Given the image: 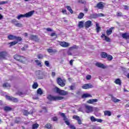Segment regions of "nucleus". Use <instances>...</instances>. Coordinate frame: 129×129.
I'll use <instances>...</instances> for the list:
<instances>
[{
  "label": "nucleus",
  "instance_id": "nucleus-26",
  "mask_svg": "<svg viewBox=\"0 0 129 129\" xmlns=\"http://www.w3.org/2000/svg\"><path fill=\"white\" fill-rule=\"evenodd\" d=\"M19 42H20V41H18V40L12 41L9 43L10 46L12 47L13 46H15V45H16V44H18V43H19Z\"/></svg>",
  "mask_w": 129,
  "mask_h": 129
},
{
  "label": "nucleus",
  "instance_id": "nucleus-48",
  "mask_svg": "<svg viewBox=\"0 0 129 129\" xmlns=\"http://www.w3.org/2000/svg\"><path fill=\"white\" fill-rule=\"evenodd\" d=\"M16 123H20L21 122V119L20 118H18L15 120Z\"/></svg>",
  "mask_w": 129,
  "mask_h": 129
},
{
  "label": "nucleus",
  "instance_id": "nucleus-55",
  "mask_svg": "<svg viewBox=\"0 0 129 129\" xmlns=\"http://www.w3.org/2000/svg\"><path fill=\"white\" fill-rule=\"evenodd\" d=\"M117 17H122V13L121 12H117Z\"/></svg>",
  "mask_w": 129,
  "mask_h": 129
},
{
  "label": "nucleus",
  "instance_id": "nucleus-42",
  "mask_svg": "<svg viewBox=\"0 0 129 129\" xmlns=\"http://www.w3.org/2000/svg\"><path fill=\"white\" fill-rule=\"evenodd\" d=\"M96 119H97V118H96L95 117H94V116H91V117H90V120H91V121H92V122H95V121H96Z\"/></svg>",
  "mask_w": 129,
  "mask_h": 129
},
{
  "label": "nucleus",
  "instance_id": "nucleus-62",
  "mask_svg": "<svg viewBox=\"0 0 129 129\" xmlns=\"http://www.w3.org/2000/svg\"><path fill=\"white\" fill-rule=\"evenodd\" d=\"M51 76L52 77H54V76H56V73H55L54 72H52Z\"/></svg>",
  "mask_w": 129,
  "mask_h": 129
},
{
  "label": "nucleus",
  "instance_id": "nucleus-60",
  "mask_svg": "<svg viewBox=\"0 0 129 129\" xmlns=\"http://www.w3.org/2000/svg\"><path fill=\"white\" fill-rule=\"evenodd\" d=\"M12 24H15V23H18V21H17V19H13L12 20Z\"/></svg>",
  "mask_w": 129,
  "mask_h": 129
},
{
  "label": "nucleus",
  "instance_id": "nucleus-6",
  "mask_svg": "<svg viewBox=\"0 0 129 129\" xmlns=\"http://www.w3.org/2000/svg\"><path fill=\"white\" fill-rule=\"evenodd\" d=\"M95 9H98V10H103L104 9V5L103 2H99L96 6H94Z\"/></svg>",
  "mask_w": 129,
  "mask_h": 129
},
{
  "label": "nucleus",
  "instance_id": "nucleus-3",
  "mask_svg": "<svg viewBox=\"0 0 129 129\" xmlns=\"http://www.w3.org/2000/svg\"><path fill=\"white\" fill-rule=\"evenodd\" d=\"M8 40H16V41H23V39L22 38V37L19 36H16L12 34H10L8 36Z\"/></svg>",
  "mask_w": 129,
  "mask_h": 129
},
{
  "label": "nucleus",
  "instance_id": "nucleus-58",
  "mask_svg": "<svg viewBox=\"0 0 129 129\" xmlns=\"http://www.w3.org/2000/svg\"><path fill=\"white\" fill-rule=\"evenodd\" d=\"M96 121H97V122H102V121H103V120L97 118Z\"/></svg>",
  "mask_w": 129,
  "mask_h": 129
},
{
  "label": "nucleus",
  "instance_id": "nucleus-44",
  "mask_svg": "<svg viewBox=\"0 0 129 129\" xmlns=\"http://www.w3.org/2000/svg\"><path fill=\"white\" fill-rule=\"evenodd\" d=\"M38 59H43L44 58V55L43 54H39L37 55Z\"/></svg>",
  "mask_w": 129,
  "mask_h": 129
},
{
  "label": "nucleus",
  "instance_id": "nucleus-21",
  "mask_svg": "<svg viewBox=\"0 0 129 129\" xmlns=\"http://www.w3.org/2000/svg\"><path fill=\"white\" fill-rule=\"evenodd\" d=\"M78 27L80 29L84 27V21H80L78 24Z\"/></svg>",
  "mask_w": 129,
  "mask_h": 129
},
{
  "label": "nucleus",
  "instance_id": "nucleus-53",
  "mask_svg": "<svg viewBox=\"0 0 129 129\" xmlns=\"http://www.w3.org/2000/svg\"><path fill=\"white\" fill-rule=\"evenodd\" d=\"M61 13H62V14H64L65 15H67V11L66 9H62Z\"/></svg>",
  "mask_w": 129,
  "mask_h": 129
},
{
  "label": "nucleus",
  "instance_id": "nucleus-36",
  "mask_svg": "<svg viewBox=\"0 0 129 129\" xmlns=\"http://www.w3.org/2000/svg\"><path fill=\"white\" fill-rule=\"evenodd\" d=\"M35 63H36L37 65L38 66H39L40 67H42V62L40 61H39V60L37 59L35 60Z\"/></svg>",
  "mask_w": 129,
  "mask_h": 129
},
{
  "label": "nucleus",
  "instance_id": "nucleus-1",
  "mask_svg": "<svg viewBox=\"0 0 129 129\" xmlns=\"http://www.w3.org/2000/svg\"><path fill=\"white\" fill-rule=\"evenodd\" d=\"M47 98L48 100H50V101H57V100H62V99H64L63 97L53 96L51 95H48L47 96Z\"/></svg>",
  "mask_w": 129,
  "mask_h": 129
},
{
  "label": "nucleus",
  "instance_id": "nucleus-32",
  "mask_svg": "<svg viewBox=\"0 0 129 129\" xmlns=\"http://www.w3.org/2000/svg\"><path fill=\"white\" fill-rule=\"evenodd\" d=\"M83 17H84V13H80L78 16V19H79V20H81V19H83Z\"/></svg>",
  "mask_w": 129,
  "mask_h": 129
},
{
  "label": "nucleus",
  "instance_id": "nucleus-9",
  "mask_svg": "<svg viewBox=\"0 0 129 129\" xmlns=\"http://www.w3.org/2000/svg\"><path fill=\"white\" fill-rule=\"evenodd\" d=\"M92 26V22L90 20H88L85 22L84 27L85 29H88Z\"/></svg>",
  "mask_w": 129,
  "mask_h": 129
},
{
  "label": "nucleus",
  "instance_id": "nucleus-19",
  "mask_svg": "<svg viewBox=\"0 0 129 129\" xmlns=\"http://www.w3.org/2000/svg\"><path fill=\"white\" fill-rule=\"evenodd\" d=\"M121 37H122V38H123V39H125V40H128L129 33L127 32L122 33L121 35Z\"/></svg>",
  "mask_w": 129,
  "mask_h": 129
},
{
  "label": "nucleus",
  "instance_id": "nucleus-15",
  "mask_svg": "<svg viewBox=\"0 0 129 129\" xmlns=\"http://www.w3.org/2000/svg\"><path fill=\"white\" fill-rule=\"evenodd\" d=\"M73 118L74 119H76L78 121V123L79 124H82V121H81V119H80V117L77 115H74L73 116Z\"/></svg>",
  "mask_w": 129,
  "mask_h": 129
},
{
  "label": "nucleus",
  "instance_id": "nucleus-16",
  "mask_svg": "<svg viewBox=\"0 0 129 129\" xmlns=\"http://www.w3.org/2000/svg\"><path fill=\"white\" fill-rule=\"evenodd\" d=\"M95 66H97V67H99V68H102V69H105L106 67L103 63H101L100 62H96L95 63Z\"/></svg>",
  "mask_w": 129,
  "mask_h": 129
},
{
  "label": "nucleus",
  "instance_id": "nucleus-59",
  "mask_svg": "<svg viewBox=\"0 0 129 129\" xmlns=\"http://www.w3.org/2000/svg\"><path fill=\"white\" fill-rule=\"evenodd\" d=\"M52 119L53 120V121H57V120H58L57 117H52Z\"/></svg>",
  "mask_w": 129,
  "mask_h": 129
},
{
  "label": "nucleus",
  "instance_id": "nucleus-46",
  "mask_svg": "<svg viewBox=\"0 0 129 129\" xmlns=\"http://www.w3.org/2000/svg\"><path fill=\"white\" fill-rule=\"evenodd\" d=\"M44 64L45 66H46L47 67H50V63L49 62V61L46 60L44 62Z\"/></svg>",
  "mask_w": 129,
  "mask_h": 129
},
{
  "label": "nucleus",
  "instance_id": "nucleus-35",
  "mask_svg": "<svg viewBox=\"0 0 129 129\" xmlns=\"http://www.w3.org/2000/svg\"><path fill=\"white\" fill-rule=\"evenodd\" d=\"M60 115L61 116V117L63 118V119L64 121H66L67 120H68V118H67V117H66V116L65 115V114L64 113H61L60 114Z\"/></svg>",
  "mask_w": 129,
  "mask_h": 129
},
{
  "label": "nucleus",
  "instance_id": "nucleus-47",
  "mask_svg": "<svg viewBox=\"0 0 129 129\" xmlns=\"http://www.w3.org/2000/svg\"><path fill=\"white\" fill-rule=\"evenodd\" d=\"M75 49H77V46L74 45L73 46L70 47V50H74Z\"/></svg>",
  "mask_w": 129,
  "mask_h": 129
},
{
  "label": "nucleus",
  "instance_id": "nucleus-37",
  "mask_svg": "<svg viewBox=\"0 0 129 129\" xmlns=\"http://www.w3.org/2000/svg\"><path fill=\"white\" fill-rule=\"evenodd\" d=\"M45 127L48 129H52V124L50 123H48L45 125Z\"/></svg>",
  "mask_w": 129,
  "mask_h": 129
},
{
  "label": "nucleus",
  "instance_id": "nucleus-30",
  "mask_svg": "<svg viewBox=\"0 0 129 129\" xmlns=\"http://www.w3.org/2000/svg\"><path fill=\"white\" fill-rule=\"evenodd\" d=\"M111 98H112V101H113V102H114L115 103H116V102H119V101H120V100L116 99V98L113 96H112Z\"/></svg>",
  "mask_w": 129,
  "mask_h": 129
},
{
  "label": "nucleus",
  "instance_id": "nucleus-14",
  "mask_svg": "<svg viewBox=\"0 0 129 129\" xmlns=\"http://www.w3.org/2000/svg\"><path fill=\"white\" fill-rule=\"evenodd\" d=\"M112 30H114V27H111L106 30V34L107 36H110L112 34Z\"/></svg>",
  "mask_w": 129,
  "mask_h": 129
},
{
  "label": "nucleus",
  "instance_id": "nucleus-10",
  "mask_svg": "<svg viewBox=\"0 0 129 129\" xmlns=\"http://www.w3.org/2000/svg\"><path fill=\"white\" fill-rule=\"evenodd\" d=\"M85 109H86V112H87V113H89L93 111V107L89 105H86Z\"/></svg>",
  "mask_w": 129,
  "mask_h": 129
},
{
  "label": "nucleus",
  "instance_id": "nucleus-20",
  "mask_svg": "<svg viewBox=\"0 0 129 129\" xmlns=\"http://www.w3.org/2000/svg\"><path fill=\"white\" fill-rule=\"evenodd\" d=\"M104 37L105 38V41H106V42H110V38H109V37L105 36V34H102L101 35V38H103Z\"/></svg>",
  "mask_w": 129,
  "mask_h": 129
},
{
  "label": "nucleus",
  "instance_id": "nucleus-34",
  "mask_svg": "<svg viewBox=\"0 0 129 129\" xmlns=\"http://www.w3.org/2000/svg\"><path fill=\"white\" fill-rule=\"evenodd\" d=\"M68 11H69V12H70V13H71V14H73V10H72V8H71V7L69 6H67L66 7Z\"/></svg>",
  "mask_w": 129,
  "mask_h": 129
},
{
  "label": "nucleus",
  "instance_id": "nucleus-61",
  "mask_svg": "<svg viewBox=\"0 0 129 129\" xmlns=\"http://www.w3.org/2000/svg\"><path fill=\"white\" fill-rule=\"evenodd\" d=\"M46 30L47 31V32H52V31H53L51 28H47L46 29Z\"/></svg>",
  "mask_w": 129,
  "mask_h": 129
},
{
  "label": "nucleus",
  "instance_id": "nucleus-64",
  "mask_svg": "<svg viewBox=\"0 0 129 129\" xmlns=\"http://www.w3.org/2000/svg\"><path fill=\"white\" fill-rule=\"evenodd\" d=\"M124 9L126 10V11L128 10V6L126 5L124 6Z\"/></svg>",
  "mask_w": 129,
  "mask_h": 129
},
{
  "label": "nucleus",
  "instance_id": "nucleus-29",
  "mask_svg": "<svg viewBox=\"0 0 129 129\" xmlns=\"http://www.w3.org/2000/svg\"><path fill=\"white\" fill-rule=\"evenodd\" d=\"M114 83H115V84H118V85H121V81L120 80V79H116L114 81Z\"/></svg>",
  "mask_w": 129,
  "mask_h": 129
},
{
  "label": "nucleus",
  "instance_id": "nucleus-39",
  "mask_svg": "<svg viewBox=\"0 0 129 129\" xmlns=\"http://www.w3.org/2000/svg\"><path fill=\"white\" fill-rule=\"evenodd\" d=\"M37 94H39V95H42L43 94V91L41 88H39L37 91Z\"/></svg>",
  "mask_w": 129,
  "mask_h": 129
},
{
  "label": "nucleus",
  "instance_id": "nucleus-11",
  "mask_svg": "<svg viewBox=\"0 0 129 129\" xmlns=\"http://www.w3.org/2000/svg\"><path fill=\"white\" fill-rule=\"evenodd\" d=\"M59 45L61 47H63V48H68L70 44H69V43L65 41H60L59 42Z\"/></svg>",
  "mask_w": 129,
  "mask_h": 129
},
{
  "label": "nucleus",
  "instance_id": "nucleus-33",
  "mask_svg": "<svg viewBox=\"0 0 129 129\" xmlns=\"http://www.w3.org/2000/svg\"><path fill=\"white\" fill-rule=\"evenodd\" d=\"M108 61H111V60H112V59H113V57H112V55H110V54H108L107 55V57H106Z\"/></svg>",
  "mask_w": 129,
  "mask_h": 129
},
{
  "label": "nucleus",
  "instance_id": "nucleus-56",
  "mask_svg": "<svg viewBox=\"0 0 129 129\" xmlns=\"http://www.w3.org/2000/svg\"><path fill=\"white\" fill-rule=\"evenodd\" d=\"M41 76H38V79L41 80V79H43V73L41 74Z\"/></svg>",
  "mask_w": 129,
  "mask_h": 129
},
{
  "label": "nucleus",
  "instance_id": "nucleus-40",
  "mask_svg": "<svg viewBox=\"0 0 129 129\" xmlns=\"http://www.w3.org/2000/svg\"><path fill=\"white\" fill-rule=\"evenodd\" d=\"M78 4H82V5H84L86 3L84 0H77Z\"/></svg>",
  "mask_w": 129,
  "mask_h": 129
},
{
  "label": "nucleus",
  "instance_id": "nucleus-18",
  "mask_svg": "<svg viewBox=\"0 0 129 129\" xmlns=\"http://www.w3.org/2000/svg\"><path fill=\"white\" fill-rule=\"evenodd\" d=\"M98 100L97 99H92L88 100L87 102L89 103V104H93L94 102H97Z\"/></svg>",
  "mask_w": 129,
  "mask_h": 129
},
{
  "label": "nucleus",
  "instance_id": "nucleus-28",
  "mask_svg": "<svg viewBox=\"0 0 129 129\" xmlns=\"http://www.w3.org/2000/svg\"><path fill=\"white\" fill-rule=\"evenodd\" d=\"M96 31L97 33H99V32H100V30H101V28L99 27V24H98V23H96Z\"/></svg>",
  "mask_w": 129,
  "mask_h": 129
},
{
  "label": "nucleus",
  "instance_id": "nucleus-49",
  "mask_svg": "<svg viewBox=\"0 0 129 129\" xmlns=\"http://www.w3.org/2000/svg\"><path fill=\"white\" fill-rule=\"evenodd\" d=\"M8 1H2V2H0V5H6V4H8Z\"/></svg>",
  "mask_w": 129,
  "mask_h": 129
},
{
  "label": "nucleus",
  "instance_id": "nucleus-4",
  "mask_svg": "<svg viewBox=\"0 0 129 129\" xmlns=\"http://www.w3.org/2000/svg\"><path fill=\"white\" fill-rule=\"evenodd\" d=\"M57 83L59 86L61 87H64L65 86V83L66 82V80L64 79L62 80L61 78H57L56 80Z\"/></svg>",
  "mask_w": 129,
  "mask_h": 129
},
{
  "label": "nucleus",
  "instance_id": "nucleus-24",
  "mask_svg": "<svg viewBox=\"0 0 129 129\" xmlns=\"http://www.w3.org/2000/svg\"><path fill=\"white\" fill-rule=\"evenodd\" d=\"M107 53L105 52H102L100 54L101 58H103V59H105V58L107 57Z\"/></svg>",
  "mask_w": 129,
  "mask_h": 129
},
{
  "label": "nucleus",
  "instance_id": "nucleus-57",
  "mask_svg": "<svg viewBox=\"0 0 129 129\" xmlns=\"http://www.w3.org/2000/svg\"><path fill=\"white\" fill-rule=\"evenodd\" d=\"M56 91L57 93H58V94H59L60 92L61 91V90L59 88H56Z\"/></svg>",
  "mask_w": 129,
  "mask_h": 129
},
{
  "label": "nucleus",
  "instance_id": "nucleus-27",
  "mask_svg": "<svg viewBox=\"0 0 129 129\" xmlns=\"http://www.w3.org/2000/svg\"><path fill=\"white\" fill-rule=\"evenodd\" d=\"M47 52L48 53H57V52H58V51L57 50V49L53 50L51 48H48V49H47Z\"/></svg>",
  "mask_w": 129,
  "mask_h": 129
},
{
  "label": "nucleus",
  "instance_id": "nucleus-54",
  "mask_svg": "<svg viewBox=\"0 0 129 129\" xmlns=\"http://www.w3.org/2000/svg\"><path fill=\"white\" fill-rule=\"evenodd\" d=\"M70 88L71 90H74V89L75 88V85H71L70 86Z\"/></svg>",
  "mask_w": 129,
  "mask_h": 129
},
{
  "label": "nucleus",
  "instance_id": "nucleus-25",
  "mask_svg": "<svg viewBox=\"0 0 129 129\" xmlns=\"http://www.w3.org/2000/svg\"><path fill=\"white\" fill-rule=\"evenodd\" d=\"M87 97H92V96H91L90 94L88 93H85L83 94L82 96V98H87Z\"/></svg>",
  "mask_w": 129,
  "mask_h": 129
},
{
  "label": "nucleus",
  "instance_id": "nucleus-31",
  "mask_svg": "<svg viewBox=\"0 0 129 129\" xmlns=\"http://www.w3.org/2000/svg\"><path fill=\"white\" fill-rule=\"evenodd\" d=\"M38 86H39V85H38V83L34 82V83L32 85V88L33 89H37V88H38Z\"/></svg>",
  "mask_w": 129,
  "mask_h": 129
},
{
  "label": "nucleus",
  "instance_id": "nucleus-23",
  "mask_svg": "<svg viewBox=\"0 0 129 129\" xmlns=\"http://www.w3.org/2000/svg\"><path fill=\"white\" fill-rule=\"evenodd\" d=\"M59 95L62 96L68 95V92L63 90H61L59 93Z\"/></svg>",
  "mask_w": 129,
  "mask_h": 129
},
{
  "label": "nucleus",
  "instance_id": "nucleus-51",
  "mask_svg": "<svg viewBox=\"0 0 129 129\" xmlns=\"http://www.w3.org/2000/svg\"><path fill=\"white\" fill-rule=\"evenodd\" d=\"M69 127L71 129H76V127H75V126H74V125H72V124L70 125Z\"/></svg>",
  "mask_w": 129,
  "mask_h": 129
},
{
  "label": "nucleus",
  "instance_id": "nucleus-38",
  "mask_svg": "<svg viewBox=\"0 0 129 129\" xmlns=\"http://www.w3.org/2000/svg\"><path fill=\"white\" fill-rule=\"evenodd\" d=\"M38 127H39V124L36 123L32 125V129H38Z\"/></svg>",
  "mask_w": 129,
  "mask_h": 129
},
{
  "label": "nucleus",
  "instance_id": "nucleus-12",
  "mask_svg": "<svg viewBox=\"0 0 129 129\" xmlns=\"http://www.w3.org/2000/svg\"><path fill=\"white\" fill-rule=\"evenodd\" d=\"M83 89H89L90 88H93V86L91 84H86L82 86Z\"/></svg>",
  "mask_w": 129,
  "mask_h": 129
},
{
  "label": "nucleus",
  "instance_id": "nucleus-22",
  "mask_svg": "<svg viewBox=\"0 0 129 129\" xmlns=\"http://www.w3.org/2000/svg\"><path fill=\"white\" fill-rule=\"evenodd\" d=\"M11 84L9 83H5L3 84V87H4V88L10 89L11 88Z\"/></svg>",
  "mask_w": 129,
  "mask_h": 129
},
{
  "label": "nucleus",
  "instance_id": "nucleus-43",
  "mask_svg": "<svg viewBox=\"0 0 129 129\" xmlns=\"http://www.w3.org/2000/svg\"><path fill=\"white\" fill-rule=\"evenodd\" d=\"M16 94L17 95H19V96H21V95H24V93L21 91H18L16 93Z\"/></svg>",
  "mask_w": 129,
  "mask_h": 129
},
{
  "label": "nucleus",
  "instance_id": "nucleus-2",
  "mask_svg": "<svg viewBox=\"0 0 129 129\" xmlns=\"http://www.w3.org/2000/svg\"><path fill=\"white\" fill-rule=\"evenodd\" d=\"M14 59H15V60H16V61H18V62H21V63H25V60H26V57L24 56L15 54L14 55Z\"/></svg>",
  "mask_w": 129,
  "mask_h": 129
},
{
  "label": "nucleus",
  "instance_id": "nucleus-45",
  "mask_svg": "<svg viewBox=\"0 0 129 129\" xmlns=\"http://www.w3.org/2000/svg\"><path fill=\"white\" fill-rule=\"evenodd\" d=\"M15 26H16V27H18L19 28H21V27H23V24L18 23L15 24Z\"/></svg>",
  "mask_w": 129,
  "mask_h": 129
},
{
  "label": "nucleus",
  "instance_id": "nucleus-52",
  "mask_svg": "<svg viewBox=\"0 0 129 129\" xmlns=\"http://www.w3.org/2000/svg\"><path fill=\"white\" fill-rule=\"evenodd\" d=\"M86 79H87V80H90V79H91V76L90 75H88L86 76Z\"/></svg>",
  "mask_w": 129,
  "mask_h": 129
},
{
  "label": "nucleus",
  "instance_id": "nucleus-13",
  "mask_svg": "<svg viewBox=\"0 0 129 129\" xmlns=\"http://www.w3.org/2000/svg\"><path fill=\"white\" fill-rule=\"evenodd\" d=\"M35 13V11L33 10L31 11L28 13H26L24 14L25 17V18H30V17H32L33 15H34V13Z\"/></svg>",
  "mask_w": 129,
  "mask_h": 129
},
{
  "label": "nucleus",
  "instance_id": "nucleus-50",
  "mask_svg": "<svg viewBox=\"0 0 129 129\" xmlns=\"http://www.w3.org/2000/svg\"><path fill=\"white\" fill-rule=\"evenodd\" d=\"M65 123L67 124V125H69V126H70L71 124H70V122H69V120H67V121H64Z\"/></svg>",
  "mask_w": 129,
  "mask_h": 129
},
{
  "label": "nucleus",
  "instance_id": "nucleus-5",
  "mask_svg": "<svg viewBox=\"0 0 129 129\" xmlns=\"http://www.w3.org/2000/svg\"><path fill=\"white\" fill-rule=\"evenodd\" d=\"M29 40L31 41H34V42H39L40 41V38L38 37L37 35H31L29 37Z\"/></svg>",
  "mask_w": 129,
  "mask_h": 129
},
{
  "label": "nucleus",
  "instance_id": "nucleus-8",
  "mask_svg": "<svg viewBox=\"0 0 129 129\" xmlns=\"http://www.w3.org/2000/svg\"><path fill=\"white\" fill-rule=\"evenodd\" d=\"M6 98L8 100H10V101H13V102H15V103L19 102V99H18V98H15L14 97H11L10 96H6Z\"/></svg>",
  "mask_w": 129,
  "mask_h": 129
},
{
  "label": "nucleus",
  "instance_id": "nucleus-63",
  "mask_svg": "<svg viewBox=\"0 0 129 129\" xmlns=\"http://www.w3.org/2000/svg\"><path fill=\"white\" fill-rule=\"evenodd\" d=\"M104 14H102V13H100V14H98V17H104Z\"/></svg>",
  "mask_w": 129,
  "mask_h": 129
},
{
  "label": "nucleus",
  "instance_id": "nucleus-41",
  "mask_svg": "<svg viewBox=\"0 0 129 129\" xmlns=\"http://www.w3.org/2000/svg\"><path fill=\"white\" fill-rule=\"evenodd\" d=\"M22 18H25V14L24 15L20 14V15H18L17 17V19H18V20H20Z\"/></svg>",
  "mask_w": 129,
  "mask_h": 129
},
{
  "label": "nucleus",
  "instance_id": "nucleus-7",
  "mask_svg": "<svg viewBox=\"0 0 129 129\" xmlns=\"http://www.w3.org/2000/svg\"><path fill=\"white\" fill-rule=\"evenodd\" d=\"M9 53L6 51H0V59H6Z\"/></svg>",
  "mask_w": 129,
  "mask_h": 129
},
{
  "label": "nucleus",
  "instance_id": "nucleus-17",
  "mask_svg": "<svg viewBox=\"0 0 129 129\" xmlns=\"http://www.w3.org/2000/svg\"><path fill=\"white\" fill-rule=\"evenodd\" d=\"M3 109L4 111H6V112L12 111V110H14V109H13V108L8 106H4L3 108Z\"/></svg>",
  "mask_w": 129,
  "mask_h": 129
}]
</instances>
